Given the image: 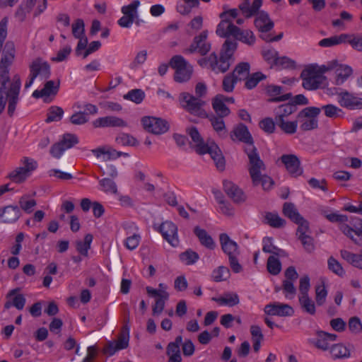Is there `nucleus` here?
Masks as SVG:
<instances>
[{"label":"nucleus","mask_w":362,"mask_h":362,"mask_svg":"<svg viewBox=\"0 0 362 362\" xmlns=\"http://www.w3.org/2000/svg\"><path fill=\"white\" fill-rule=\"evenodd\" d=\"M16 56L14 42L7 41L3 49L0 60V115L3 112L8 100V115L12 117L15 112L19 100L21 86L20 76L16 74L11 81L9 67L12 65Z\"/></svg>","instance_id":"nucleus-1"},{"label":"nucleus","mask_w":362,"mask_h":362,"mask_svg":"<svg viewBox=\"0 0 362 362\" xmlns=\"http://www.w3.org/2000/svg\"><path fill=\"white\" fill-rule=\"evenodd\" d=\"M234 38L235 40H226L222 46L219 59H218L215 53H212L207 59H203L199 60V63L200 65L202 66L204 64L208 63L211 70L214 72L224 73L228 70L230 64L234 61L233 56L237 49L238 44L236 40H239L250 46L253 45L256 40L252 31L250 30H242L240 28V31L237 32L235 35Z\"/></svg>","instance_id":"nucleus-2"},{"label":"nucleus","mask_w":362,"mask_h":362,"mask_svg":"<svg viewBox=\"0 0 362 362\" xmlns=\"http://www.w3.org/2000/svg\"><path fill=\"white\" fill-rule=\"evenodd\" d=\"M230 137L233 141H238L246 144L245 152L247 154L249 161L251 158L259 156L257 149L254 146L253 138L246 125L239 123L235 125L230 133Z\"/></svg>","instance_id":"nucleus-3"},{"label":"nucleus","mask_w":362,"mask_h":362,"mask_svg":"<svg viewBox=\"0 0 362 362\" xmlns=\"http://www.w3.org/2000/svg\"><path fill=\"white\" fill-rule=\"evenodd\" d=\"M249 163L250 167L248 171L253 185L257 186L261 184L264 190L270 189L274 182L270 177L262 174V172L265 170V165L261 160L259 156L256 158L252 157Z\"/></svg>","instance_id":"nucleus-4"},{"label":"nucleus","mask_w":362,"mask_h":362,"mask_svg":"<svg viewBox=\"0 0 362 362\" xmlns=\"http://www.w3.org/2000/svg\"><path fill=\"white\" fill-rule=\"evenodd\" d=\"M303 87L308 90H317L325 85L326 76L319 74L312 65L303 69L300 74Z\"/></svg>","instance_id":"nucleus-5"},{"label":"nucleus","mask_w":362,"mask_h":362,"mask_svg":"<svg viewBox=\"0 0 362 362\" xmlns=\"http://www.w3.org/2000/svg\"><path fill=\"white\" fill-rule=\"evenodd\" d=\"M321 109L316 107H308L303 109L297 115L300 129L303 132L315 129L318 127L317 117L320 115Z\"/></svg>","instance_id":"nucleus-6"},{"label":"nucleus","mask_w":362,"mask_h":362,"mask_svg":"<svg viewBox=\"0 0 362 362\" xmlns=\"http://www.w3.org/2000/svg\"><path fill=\"white\" fill-rule=\"evenodd\" d=\"M180 97L182 106L188 112L201 118L207 117V113L203 108L205 101L186 92L182 93Z\"/></svg>","instance_id":"nucleus-7"},{"label":"nucleus","mask_w":362,"mask_h":362,"mask_svg":"<svg viewBox=\"0 0 362 362\" xmlns=\"http://www.w3.org/2000/svg\"><path fill=\"white\" fill-rule=\"evenodd\" d=\"M29 69V80L25 84V88L30 87L37 77H39L41 80H45L51 75L49 64L41 58L34 59L30 64Z\"/></svg>","instance_id":"nucleus-8"},{"label":"nucleus","mask_w":362,"mask_h":362,"mask_svg":"<svg viewBox=\"0 0 362 362\" xmlns=\"http://www.w3.org/2000/svg\"><path fill=\"white\" fill-rule=\"evenodd\" d=\"M170 66L175 70L174 79L178 83L189 81L192 74V68L181 55L173 57L170 61Z\"/></svg>","instance_id":"nucleus-9"},{"label":"nucleus","mask_w":362,"mask_h":362,"mask_svg":"<svg viewBox=\"0 0 362 362\" xmlns=\"http://www.w3.org/2000/svg\"><path fill=\"white\" fill-rule=\"evenodd\" d=\"M129 317L126 319V322H129ZM129 341V327L126 324L123 327V330L119 334L117 341H108L106 346L103 349V352L109 356H112L116 351L124 349L128 347Z\"/></svg>","instance_id":"nucleus-10"},{"label":"nucleus","mask_w":362,"mask_h":362,"mask_svg":"<svg viewBox=\"0 0 362 362\" xmlns=\"http://www.w3.org/2000/svg\"><path fill=\"white\" fill-rule=\"evenodd\" d=\"M208 31L204 30L199 35L195 36L193 42L189 48L185 49L183 52L192 54L199 52L201 55H206L211 49V43L207 41Z\"/></svg>","instance_id":"nucleus-11"},{"label":"nucleus","mask_w":362,"mask_h":362,"mask_svg":"<svg viewBox=\"0 0 362 362\" xmlns=\"http://www.w3.org/2000/svg\"><path fill=\"white\" fill-rule=\"evenodd\" d=\"M145 130L153 134H162L169 129L168 122L154 117H144L141 119Z\"/></svg>","instance_id":"nucleus-12"},{"label":"nucleus","mask_w":362,"mask_h":362,"mask_svg":"<svg viewBox=\"0 0 362 362\" xmlns=\"http://www.w3.org/2000/svg\"><path fill=\"white\" fill-rule=\"evenodd\" d=\"M159 231L163 238L173 247H177L179 244L177 228L171 221H165L159 227Z\"/></svg>","instance_id":"nucleus-13"},{"label":"nucleus","mask_w":362,"mask_h":362,"mask_svg":"<svg viewBox=\"0 0 362 362\" xmlns=\"http://www.w3.org/2000/svg\"><path fill=\"white\" fill-rule=\"evenodd\" d=\"M340 230L348 238H349L355 244L362 246V220L358 223H354L351 227L346 223H342L339 226Z\"/></svg>","instance_id":"nucleus-14"},{"label":"nucleus","mask_w":362,"mask_h":362,"mask_svg":"<svg viewBox=\"0 0 362 362\" xmlns=\"http://www.w3.org/2000/svg\"><path fill=\"white\" fill-rule=\"evenodd\" d=\"M264 311L265 314L268 315H276L280 317H288L294 314V310L291 305L279 302L266 305Z\"/></svg>","instance_id":"nucleus-15"},{"label":"nucleus","mask_w":362,"mask_h":362,"mask_svg":"<svg viewBox=\"0 0 362 362\" xmlns=\"http://www.w3.org/2000/svg\"><path fill=\"white\" fill-rule=\"evenodd\" d=\"M280 160L291 176L296 177L303 173V169L300 166V160L296 155L284 154L281 156Z\"/></svg>","instance_id":"nucleus-16"},{"label":"nucleus","mask_w":362,"mask_h":362,"mask_svg":"<svg viewBox=\"0 0 362 362\" xmlns=\"http://www.w3.org/2000/svg\"><path fill=\"white\" fill-rule=\"evenodd\" d=\"M339 104L349 110L362 109V98L354 96L353 94L345 90L338 93Z\"/></svg>","instance_id":"nucleus-17"},{"label":"nucleus","mask_w":362,"mask_h":362,"mask_svg":"<svg viewBox=\"0 0 362 362\" xmlns=\"http://www.w3.org/2000/svg\"><path fill=\"white\" fill-rule=\"evenodd\" d=\"M206 153L210 154L217 169L220 171L224 170L226 160L219 147L214 143L210 145L208 144L199 154H204Z\"/></svg>","instance_id":"nucleus-18"},{"label":"nucleus","mask_w":362,"mask_h":362,"mask_svg":"<svg viewBox=\"0 0 362 362\" xmlns=\"http://www.w3.org/2000/svg\"><path fill=\"white\" fill-rule=\"evenodd\" d=\"M240 28L235 25L229 18H221V22L217 25L216 33L221 37L229 39L230 36L234 37Z\"/></svg>","instance_id":"nucleus-19"},{"label":"nucleus","mask_w":362,"mask_h":362,"mask_svg":"<svg viewBox=\"0 0 362 362\" xmlns=\"http://www.w3.org/2000/svg\"><path fill=\"white\" fill-rule=\"evenodd\" d=\"M316 339L311 341V343L318 349L327 351L330 349L329 342L334 341L337 339V335L330 334L324 331H317L316 332Z\"/></svg>","instance_id":"nucleus-20"},{"label":"nucleus","mask_w":362,"mask_h":362,"mask_svg":"<svg viewBox=\"0 0 362 362\" xmlns=\"http://www.w3.org/2000/svg\"><path fill=\"white\" fill-rule=\"evenodd\" d=\"M21 209L18 206L9 205L0 209V218L4 223H12L21 217Z\"/></svg>","instance_id":"nucleus-21"},{"label":"nucleus","mask_w":362,"mask_h":362,"mask_svg":"<svg viewBox=\"0 0 362 362\" xmlns=\"http://www.w3.org/2000/svg\"><path fill=\"white\" fill-rule=\"evenodd\" d=\"M223 189L235 203H241L246 199V196L243 190L230 181L226 180L223 182Z\"/></svg>","instance_id":"nucleus-22"},{"label":"nucleus","mask_w":362,"mask_h":362,"mask_svg":"<svg viewBox=\"0 0 362 362\" xmlns=\"http://www.w3.org/2000/svg\"><path fill=\"white\" fill-rule=\"evenodd\" d=\"M93 125L95 128L99 127H126L127 122L122 119L115 116H106L99 117L93 122Z\"/></svg>","instance_id":"nucleus-23"},{"label":"nucleus","mask_w":362,"mask_h":362,"mask_svg":"<svg viewBox=\"0 0 362 362\" xmlns=\"http://www.w3.org/2000/svg\"><path fill=\"white\" fill-rule=\"evenodd\" d=\"M219 240L222 250L228 257L233 255H239L240 252L238 250V244L235 241L231 240L228 234H220Z\"/></svg>","instance_id":"nucleus-24"},{"label":"nucleus","mask_w":362,"mask_h":362,"mask_svg":"<svg viewBox=\"0 0 362 362\" xmlns=\"http://www.w3.org/2000/svg\"><path fill=\"white\" fill-rule=\"evenodd\" d=\"M255 25L261 34H268L274 28V22L269 18L267 13L261 11L255 20Z\"/></svg>","instance_id":"nucleus-25"},{"label":"nucleus","mask_w":362,"mask_h":362,"mask_svg":"<svg viewBox=\"0 0 362 362\" xmlns=\"http://www.w3.org/2000/svg\"><path fill=\"white\" fill-rule=\"evenodd\" d=\"M335 69V84L342 85L353 74V69L351 66L346 64H337Z\"/></svg>","instance_id":"nucleus-26"},{"label":"nucleus","mask_w":362,"mask_h":362,"mask_svg":"<svg viewBox=\"0 0 362 362\" xmlns=\"http://www.w3.org/2000/svg\"><path fill=\"white\" fill-rule=\"evenodd\" d=\"M224 117L213 114L210 115L207 114V117H205L209 119L214 130L222 138L227 136V129L223 120Z\"/></svg>","instance_id":"nucleus-27"},{"label":"nucleus","mask_w":362,"mask_h":362,"mask_svg":"<svg viewBox=\"0 0 362 362\" xmlns=\"http://www.w3.org/2000/svg\"><path fill=\"white\" fill-rule=\"evenodd\" d=\"M297 111V107L288 103L280 105L274 108V119L275 121L286 119L291 114Z\"/></svg>","instance_id":"nucleus-28"},{"label":"nucleus","mask_w":362,"mask_h":362,"mask_svg":"<svg viewBox=\"0 0 362 362\" xmlns=\"http://www.w3.org/2000/svg\"><path fill=\"white\" fill-rule=\"evenodd\" d=\"M266 91L269 95L273 97L269 100V102L286 101L292 97L291 93L280 95L282 93V87L279 86L269 85L266 88Z\"/></svg>","instance_id":"nucleus-29"},{"label":"nucleus","mask_w":362,"mask_h":362,"mask_svg":"<svg viewBox=\"0 0 362 362\" xmlns=\"http://www.w3.org/2000/svg\"><path fill=\"white\" fill-rule=\"evenodd\" d=\"M194 233L198 238L202 245L209 250H214L215 248L216 243L206 230L196 226L194 228Z\"/></svg>","instance_id":"nucleus-30"},{"label":"nucleus","mask_w":362,"mask_h":362,"mask_svg":"<svg viewBox=\"0 0 362 362\" xmlns=\"http://www.w3.org/2000/svg\"><path fill=\"white\" fill-rule=\"evenodd\" d=\"M329 352L334 359L348 358L351 356L350 349L342 343L333 344L329 349Z\"/></svg>","instance_id":"nucleus-31"},{"label":"nucleus","mask_w":362,"mask_h":362,"mask_svg":"<svg viewBox=\"0 0 362 362\" xmlns=\"http://www.w3.org/2000/svg\"><path fill=\"white\" fill-rule=\"evenodd\" d=\"M348 37H349V34H341L339 35H334L330 37L324 38L321 40L319 42L318 45L319 46L323 47H329L346 42Z\"/></svg>","instance_id":"nucleus-32"},{"label":"nucleus","mask_w":362,"mask_h":362,"mask_svg":"<svg viewBox=\"0 0 362 362\" xmlns=\"http://www.w3.org/2000/svg\"><path fill=\"white\" fill-rule=\"evenodd\" d=\"M187 132L191 137L192 140L195 143L196 151L199 153L208 145L204 144L197 127H191L187 129Z\"/></svg>","instance_id":"nucleus-33"},{"label":"nucleus","mask_w":362,"mask_h":362,"mask_svg":"<svg viewBox=\"0 0 362 362\" xmlns=\"http://www.w3.org/2000/svg\"><path fill=\"white\" fill-rule=\"evenodd\" d=\"M212 300L217 302L221 305L235 306L240 303L239 297L237 293H227L220 298H212Z\"/></svg>","instance_id":"nucleus-34"},{"label":"nucleus","mask_w":362,"mask_h":362,"mask_svg":"<svg viewBox=\"0 0 362 362\" xmlns=\"http://www.w3.org/2000/svg\"><path fill=\"white\" fill-rule=\"evenodd\" d=\"M284 214L294 223H298L303 220V216L298 213L293 203L286 202L283 206Z\"/></svg>","instance_id":"nucleus-35"},{"label":"nucleus","mask_w":362,"mask_h":362,"mask_svg":"<svg viewBox=\"0 0 362 362\" xmlns=\"http://www.w3.org/2000/svg\"><path fill=\"white\" fill-rule=\"evenodd\" d=\"M250 65L248 62L239 63L233 70L232 76L238 81L247 78L250 73Z\"/></svg>","instance_id":"nucleus-36"},{"label":"nucleus","mask_w":362,"mask_h":362,"mask_svg":"<svg viewBox=\"0 0 362 362\" xmlns=\"http://www.w3.org/2000/svg\"><path fill=\"white\" fill-rule=\"evenodd\" d=\"M222 97L216 96L212 100V107L216 115L227 117L230 114V109L222 102Z\"/></svg>","instance_id":"nucleus-37"},{"label":"nucleus","mask_w":362,"mask_h":362,"mask_svg":"<svg viewBox=\"0 0 362 362\" xmlns=\"http://www.w3.org/2000/svg\"><path fill=\"white\" fill-rule=\"evenodd\" d=\"M299 303L302 310L310 315H314L316 313L315 302L309 296H300Z\"/></svg>","instance_id":"nucleus-38"},{"label":"nucleus","mask_w":362,"mask_h":362,"mask_svg":"<svg viewBox=\"0 0 362 362\" xmlns=\"http://www.w3.org/2000/svg\"><path fill=\"white\" fill-rule=\"evenodd\" d=\"M93 235L90 233L86 234L84 237L83 241L78 240L76 242V250L83 256L87 257L88 250L90 248V245L93 241Z\"/></svg>","instance_id":"nucleus-39"},{"label":"nucleus","mask_w":362,"mask_h":362,"mask_svg":"<svg viewBox=\"0 0 362 362\" xmlns=\"http://www.w3.org/2000/svg\"><path fill=\"white\" fill-rule=\"evenodd\" d=\"M341 257L346 260L348 263L355 267L361 268V253L354 254L346 250L340 251Z\"/></svg>","instance_id":"nucleus-40"},{"label":"nucleus","mask_w":362,"mask_h":362,"mask_svg":"<svg viewBox=\"0 0 362 362\" xmlns=\"http://www.w3.org/2000/svg\"><path fill=\"white\" fill-rule=\"evenodd\" d=\"M265 223L273 228H281L286 224V221L277 214L267 212L264 216Z\"/></svg>","instance_id":"nucleus-41"},{"label":"nucleus","mask_w":362,"mask_h":362,"mask_svg":"<svg viewBox=\"0 0 362 362\" xmlns=\"http://www.w3.org/2000/svg\"><path fill=\"white\" fill-rule=\"evenodd\" d=\"M276 126L280 128V129L287 134H293L296 132L297 127H298V121H292L289 122L286 119H281L276 121Z\"/></svg>","instance_id":"nucleus-42"},{"label":"nucleus","mask_w":362,"mask_h":362,"mask_svg":"<svg viewBox=\"0 0 362 362\" xmlns=\"http://www.w3.org/2000/svg\"><path fill=\"white\" fill-rule=\"evenodd\" d=\"M267 269L271 274L278 275L281 270V263L279 258L274 255H270L267 259Z\"/></svg>","instance_id":"nucleus-43"},{"label":"nucleus","mask_w":362,"mask_h":362,"mask_svg":"<svg viewBox=\"0 0 362 362\" xmlns=\"http://www.w3.org/2000/svg\"><path fill=\"white\" fill-rule=\"evenodd\" d=\"M145 93L143 90L136 88L129 90L124 95V99L130 100L136 104H140L145 98Z\"/></svg>","instance_id":"nucleus-44"},{"label":"nucleus","mask_w":362,"mask_h":362,"mask_svg":"<svg viewBox=\"0 0 362 362\" xmlns=\"http://www.w3.org/2000/svg\"><path fill=\"white\" fill-rule=\"evenodd\" d=\"M29 176V174L25 169L22 167H18L11 171L8 174V177L16 183H21L23 182Z\"/></svg>","instance_id":"nucleus-45"},{"label":"nucleus","mask_w":362,"mask_h":362,"mask_svg":"<svg viewBox=\"0 0 362 362\" xmlns=\"http://www.w3.org/2000/svg\"><path fill=\"white\" fill-rule=\"evenodd\" d=\"M64 115V110L58 106H52L49 108L47 117L45 122L47 123L52 122H58L62 119Z\"/></svg>","instance_id":"nucleus-46"},{"label":"nucleus","mask_w":362,"mask_h":362,"mask_svg":"<svg viewBox=\"0 0 362 362\" xmlns=\"http://www.w3.org/2000/svg\"><path fill=\"white\" fill-rule=\"evenodd\" d=\"M20 209H21L27 214H30L33 211V208L37 205L35 199H28V195H23L19 199Z\"/></svg>","instance_id":"nucleus-47"},{"label":"nucleus","mask_w":362,"mask_h":362,"mask_svg":"<svg viewBox=\"0 0 362 362\" xmlns=\"http://www.w3.org/2000/svg\"><path fill=\"white\" fill-rule=\"evenodd\" d=\"M182 342V337L179 335L176 337L174 341L170 342L167 346L166 354L168 356L181 355L180 346Z\"/></svg>","instance_id":"nucleus-48"},{"label":"nucleus","mask_w":362,"mask_h":362,"mask_svg":"<svg viewBox=\"0 0 362 362\" xmlns=\"http://www.w3.org/2000/svg\"><path fill=\"white\" fill-rule=\"evenodd\" d=\"M169 294L165 291H163L160 297L157 298L155 305L153 306V314L158 315L161 313L165 308V300H168Z\"/></svg>","instance_id":"nucleus-49"},{"label":"nucleus","mask_w":362,"mask_h":362,"mask_svg":"<svg viewBox=\"0 0 362 362\" xmlns=\"http://www.w3.org/2000/svg\"><path fill=\"white\" fill-rule=\"evenodd\" d=\"M199 258V255L189 249L180 255V260L185 263L187 265H191L194 264Z\"/></svg>","instance_id":"nucleus-50"},{"label":"nucleus","mask_w":362,"mask_h":362,"mask_svg":"<svg viewBox=\"0 0 362 362\" xmlns=\"http://www.w3.org/2000/svg\"><path fill=\"white\" fill-rule=\"evenodd\" d=\"M102 190L106 193L117 194V187L116 183L110 178H103L99 181Z\"/></svg>","instance_id":"nucleus-51"},{"label":"nucleus","mask_w":362,"mask_h":362,"mask_svg":"<svg viewBox=\"0 0 362 362\" xmlns=\"http://www.w3.org/2000/svg\"><path fill=\"white\" fill-rule=\"evenodd\" d=\"M265 78L266 76L262 72L254 73L250 76L249 75L246 78L245 87L248 89H252L259 81Z\"/></svg>","instance_id":"nucleus-52"},{"label":"nucleus","mask_w":362,"mask_h":362,"mask_svg":"<svg viewBox=\"0 0 362 362\" xmlns=\"http://www.w3.org/2000/svg\"><path fill=\"white\" fill-rule=\"evenodd\" d=\"M140 5L139 0L133 1L130 4L122 7V13L124 15L134 18V19L138 16L137 8Z\"/></svg>","instance_id":"nucleus-53"},{"label":"nucleus","mask_w":362,"mask_h":362,"mask_svg":"<svg viewBox=\"0 0 362 362\" xmlns=\"http://www.w3.org/2000/svg\"><path fill=\"white\" fill-rule=\"evenodd\" d=\"M276 125L275 119L271 117H266L262 119L259 123V128L267 134L274 133L276 129Z\"/></svg>","instance_id":"nucleus-54"},{"label":"nucleus","mask_w":362,"mask_h":362,"mask_svg":"<svg viewBox=\"0 0 362 362\" xmlns=\"http://www.w3.org/2000/svg\"><path fill=\"white\" fill-rule=\"evenodd\" d=\"M60 86V81H47L43 87L45 92L46 93V97L50 95H56L59 91Z\"/></svg>","instance_id":"nucleus-55"},{"label":"nucleus","mask_w":362,"mask_h":362,"mask_svg":"<svg viewBox=\"0 0 362 362\" xmlns=\"http://www.w3.org/2000/svg\"><path fill=\"white\" fill-rule=\"evenodd\" d=\"M229 273V269L226 267L221 266L214 270L212 278L216 282L225 281L228 278Z\"/></svg>","instance_id":"nucleus-56"},{"label":"nucleus","mask_w":362,"mask_h":362,"mask_svg":"<svg viewBox=\"0 0 362 362\" xmlns=\"http://www.w3.org/2000/svg\"><path fill=\"white\" fill-rule=\"evenodd\" d=\"M328 268L335 274L343 276L345 272L341 264L333 257H330L327 260Z\"/></svg>","instance_id":"nucleus-57"},{"label":"nucleus","mask_w":362,"mask_h":362,"mask_svg":"<svg viewBox=\"0 0 362 362\" xmlns=\"http://www.w3.org/2000/svg\"><path fill=\"white\" fill-rule=\"evenodd\" d=\"M327 296V291L325 284L319 285L315 287V300L319 306L322 305Z\"/></svg>","instance_id":"nucleus-58"},{"label":"nucleus","mask_w":362,"mask_h":362,"mask_svg":"<svg viewBox=\"0 0 362 362\" xmlns=\"http://www.w3.org/2000/svg\"><path fill=\"white\" fill-rule=\"evenodd\" d=\"M85 25L82 19L78 18L72 24V34L75 38H81L84 36Z\"/></svg>","instance_id":"nucleus-59"},{"label":"nucleus","mask_w":362,"mask_h":362,"mask_svg":"<svg viewBox=\"0 0 362 362\" xmlns=\"http://www.w3.org/2000/svg\"><path fill=\"white\" fill-rule=\"evenodd\" d=\"M147 59V51L141 50L137 52L132 62L129 64L131 69H136L145 63Z\"/></svg>","instance_id":"nucleus-60"},{"label":"nucleus","mask_w":362,"mask_h":362,"mask_svg":"<svg viewBox=\"0 0 362 362\" xmlns=\"http://www.w3.org/2000/svg\"><path fill=\"white\" fill-rule=\"evenodd\" d=\"M276 66L281 67V69H295L296 66V63L294 60L287 57H278L276 59Z\"/></svg>","instance_id":"nucleus-61"},{"label":"nucleus","mask_w":362,"mask_h":362,"mask_svg":"<svg viewBox=\"0 0 362 362\" xmlns=\"http://www.w3.org/2000/svg\"><path fill=\"white\" fill-rule=\"evenodd\" d=\"M293 281L284 280L282 284V289L285 293V296L287 298L292 299L295 296L296 289L294 286Z\"/></svg>","instance_id":"nucleus-62"},{"label":"nucleus","mask_w":362,"mask_h":362,"mask_svg":"<svg viewBox=\"0 0 362 362\" xmlns=\"http://www.w3.org/2000/svg\"><path fill=\"white\" fill-rule=\"evenodd\" d=\"M60 143H62L66 149H69L78 143V139L76 135L68 133L63 135Z\"/></svg>","instance_id":"nucleus-63"},{"label":"nucleus","mask_w":362,"mask_h":362,"mask_svg":"<svg viewBox=\"0 0 362 362\" xmlns=\"http://www.w3.org/2000/svg\"><path fill=\"white\" fill-rule=\"evenodd\" d=\"M116 141L124 146H134L138 144L137 140L128 134H122L116 138Z\"/></svg>","instance_id":"nucleus-64"}]
</instances>
